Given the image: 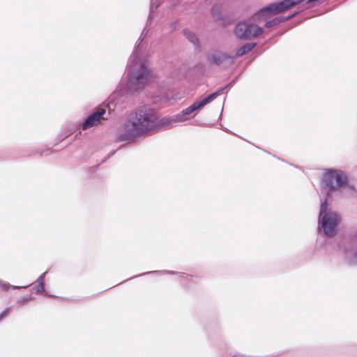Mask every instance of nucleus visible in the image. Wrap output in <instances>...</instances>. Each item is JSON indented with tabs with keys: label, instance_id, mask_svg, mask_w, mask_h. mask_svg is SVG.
<instances>
[{
	"label": "nucleus",
	"instance_id": "nucleus-1",
	"mask_svg": "<svg viewBox=\"0 0 357 357\" xmlns=\"http://www.w3.org/2000/svg\"><path fill=\"white\" fill-rule=\"evenodd\" d=\"M158 116L154 109L143 107L129 115L123 125L121 140L132 139L153 130L157 125Z\"/></svg>",
	"mask_w": 357,
	"mask_h": 357
},
{
	"label": "nucleus",
	"instance_id": "nucleus-2",
	"mask_svg": "<svg viewBox=\"0 0 357 357\" xmlns=\"http://www.w3.org/2000/svg\"><path fill=\"white\" fill-rule=\"evenodd\" d=\"M136 47L129 59V79L128 82V88L130 92H135L141 90L151 79V73L147 68L146 61H142L137 56V49Z\"/></svg>",
	"mask_w": 357,
	"mask_h": 357
},
{
	"label": "nucleus",
	"instance_id": "nucleus-3",
	"mask_svg": "<svg viewBox=\"0 0 357 357\" xmlns=\"http://www.w3.org/2000/svg\"><path fill=\"white\" fill-rule=\"evenodd\" d=\"M319 223L326 236L332 237L336 234L337 226L340 223V217L336 212L328 208L326 198L324 201L321 199Z\"/></svg>",
	"mask_w": 357,
	"mask_h": 357
},
{
	"label": "nucleus",
	"instance_id": "nucleus-4",
	"mask_svg": "<svg viewBox=\"0 0 357 357\" xmlns=\"http://www.w3.org/2000/svg\"><path fill=\"white\" fill-rule=\"evenodd\" d=\"M261 19H254V15L249 20L239 22L234 27L236 37L241 40H250L260 36L263 29L256 22H262Z\"/></svg>",
	"mask_w": 357,
	"mask_h": 357
},
{
	"label": "nucleus",
	"instance_id": "nucleus-5",
	"mask_svg": "<svg viewBox=\"0 0 357 357\" xmlns=\"http://www.w3.org/2000/svg\"><path fill=\"white\" fill-rule=\"evenodd\" d=\"M302 2L303 0H283L278 3H271L254 14V19H261L264 21L268 17L287 10Z\"/></svg>",
	"mask_w": 357,
	"mask_h": 357
},
{
	"label": "nucleus",
	"instance_id": "nucleus-6",
	"mask_svg": "<svg viewBox=\"0 0 357 357\" xmlns=\"http://www.w3.org/2000/svg\"><path fill=\"white\" fill-rule=\"evenodd\" d=\"M302 2L303 0H283L278 3H271L254 14V19H261L264 21L268 17L287 10Z\"/></svg>",
	"mask_w": 357,
	"mask_h": 357
},
{
	"label": "nucleus",
	"instance_id": "nucleus-7",
	"mask_svg": "<svg viewBox=\"0 0 357 357\" xmlns=\"http://www.w3.org/2000/svg\"><path fill=\"white\" fill-rule=\"evenodd\" d=\"M218 94V92H215L200 101L195 102L192 105L189 106L186 109H183L181 113L176 115L175 121L181 123L193 118L199 109L216 98Z\"/></svg>",
	"mask_w": 357,
	"mask_h": 357
},
{
	"label": "nucleus",
	"instance_id": "nucleus-8",
	"mask_svg": "<svg viewBox=\"0 0 357 357\" xmlns=\"http://www.w3.org/2000/svg\"><path fill=\"white\" fill-rule=\"evenodd\" d=\"M346 174L340 170H328L324 175L323 182L325 185L324 190H336L344 186L347 183Z\"/></svg>",
	"mask_w": 357,
	"mask_h": 357
},
{
	"label": "nucleus",
	"instance_id": "nucleus-9",
	"mask_svg": "<svg viewBox=\"0 0 357 357\" xmlns=\"http://www.w3.org/2000/svg\"><path fill=\"white\" fill-rule=\"evenodd\" d=\"M207 61L211 65H215L220 68H226L234 63L235 57L225 52L214 50L208 54Z\"/></svg>",
	"mask_w": 357,
	"mask_h": 357
},
{
	"label": "nucleus",
	"instance_id": "nucleus-10",
	"mask_svg": "<svg viewBox=\"0 0 357 357\" xmlns=\"http://www.w3.org/2000/svg\"><path fill=\"white\" fill-rule=\"evenodd\" d=\"M105 114V109H98L95 112L89 115L84 121L82 126V130H86L98 125L101 119H103L102 116Z\"/></svg>",
	"mask_w": 357,
	"mask_h": 357
},
{
	"label": "nucleus",
	"instance_id": "nucleus-11",
	"mask_svg": "<svg viewBox=\"0 0 357 357\" xmlns=\"http://www.w3.org/2000/svg\"><path fill=\"white\" fill-rule=\"evenodd\" d=\"M345 259L350 264H357V248H349L345 250Z\"/></svg>",
	"mask_w": 357,
	"mask_h": 357
},
{
	"label": "nucleus",
	"instance_id": "nucleus-12",
	"mask_svg": "<svg viewBox=\"0 0 357 357\" xmlns=\"http://www.w3.org/2000/svg\"><path fill=\"white\" fill-rule=\"evenodd\" d=\"M294 15H295V13H294L291 15H288L287 17H276L272 19L271 20L266 22V26L268 28L273 27L282 22H284L286 20L291 19Z\"/></svg>",
	"mask_w": 357,
	"mask_h": 357
},
{
	"label": "nucleus",
	"instance_id": "nucleus-13",
	"mask_svg": "<svg viewBox=\"0 0 357 357\" xmlns=\"http://www.w3.org/2000/svg\"><path fill=\"white\" fill-rule=\"evenodd\" d=\"M255 45H256L255 43L246 44V45L242 46L241 47H240L236 51L235 56H233L235 57V59H236L237 57L241 56L248 53L249 52H250L255 47Z\"/></svg>",
	"mask_w": 357,
	"mask_h": 357
},
{
	"label": "nucleus",
	"instance_id": "nucleus-14",
	"mask_svg": "<svg viewBox=\"0 0 357 357\" xmlns=\"http://www.w3.org/2000/svg\"><path fill=\"white\" fill-rule=\"evenodd\" d=\"M184 34L190 43H192L195 45H197L198 39L193 32L189 30H185Z\"/></svg>",
	"mask_w": 357,
	"mask_h": 357
},
{
	"label": "nucleus",
	"instance_id": "nucleus-15",
	"mask_svg": "<svg viewBox=\"0 0 357 357\" xmlns=\"http://www.w3.org/2000/svg\"><path fill=\"white\" fill-rule=\"evenodd\" d=\"M175 121V116L173 117H164L160 119L159 122V125L162 127H166L172 124V123Z\"/></svg>",
	"mask_w": 357,
	"mask_h": 357
},
{
	"label": "nucleus",
	"instance_id": "nucleus-16",
	"mask_svg": "<svg viewBox=\"0 0 357 357\" xmlns=\"http://www.w3.org/2000/svg\"><path fill=\"white\" fill-rule=\"evenodd\" d=\"M46 272H45L43 274H42L37 280V282L38 283V287L36 289V291L38 293H43L45 291L44 289V278Z\"/></svg>",
	"mask_w": 357,
	"mask_h": 357
},
{
	"label": "nucleus",
	"instance_id": "nucleus-17",
	"mask_svg": "<svg viewBox=\"0 0 357 357\" xmlns=\"http://www.w3.org/2000/svg\"><path fill=\"white\" fill-rule=\"evenodd\" d=\"M10 287L14 289L20 288V287H18V286H11L9 284L3 283L2 282L0 281V289H2L3 290H8Z\"/></svg>",
	"mask_w": 357,
	"mask_h": 357
},
{
	"label": "nucleus",
	"instance_id": "nucleus-18",
	"mask_svg": "<svg viewBox=\"0 0 357 357\" xmlns=\"http://www.w3.org/2000/svg\"><path fill=\"white\" fill-rule=\"evenodd\" d=\"M10 307H7L3 312L0 314V321L7 317L10 312Z\"/></svg>",
	"mask_w": 357,
	"mask_h": 357
},
{
	"label": "nucleus",
	"instance_id": "nucleus-19",
	"mask_svg": "<svg viewBox=\"0 0 357 357\" xmlns=\"http://www.w3.org/2000/svg\"><path fill=\"white\" fill-rule=\"evenodd\" d=\"M172 75L175 76L177 79H180L181 77H184L185 74H182L181 75H177V70H175L172 73Z\"/></svg>",
	"mask_w": 357,
	"mask_h": 357
}]
</instances>
